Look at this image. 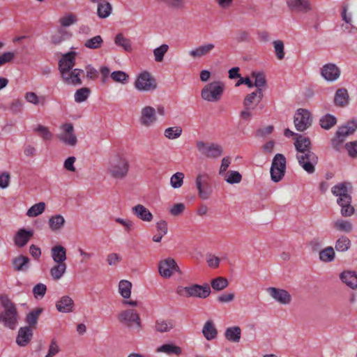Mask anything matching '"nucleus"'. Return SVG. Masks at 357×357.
<instances>
[{
    "label": "nucleus",
    "mask_w": 357,
    "mask_h": 357,
    "mask_svg": "<svg viewBox=\"0 0 357 357\" xmlns=\"http://www.w3.org/2000/svg\"><path fill=\"white\" fill-rule=\"evenodd\" d=\"M311 141L308 137L296 135L294 146L297 151L296 158L298 164L308 174L315 172V166L318 163V156L312 151Z\"/></svg>",
    "instance_id": "f257e3e1"
},
{
    "label": "nucleus",
    "mask_w": 357,
    "mask_h": 357,
    "mask_svg": "<svg viewBox=\"0 0 357 357\" xmlns=\"http://www.w3.org/2000/svg\"><path fill=\"white\" fill-rule=\"evenodd\" d=\"M0 302L3 308V311L0 313V323H2L5 327L14 330L18 324L16 306L7 295H1Z\"/></svg>",
    "instance_id": "f03ea898"
},
{
    "label": "nucleus",
    "mask_w": 357,
    "mask_h": 357,
    "mask_svg": "<svg viewBox=\"0 0 357 357\" xmlns=\"http://www.w3.org/2000/svg\"><path fill=\"white\" fill-rule=\"evenodd\" d=\"M130 164L127 158L119 153L112 156L108 162L107 173L115 179H123L128 174Z\"/></svg>",
    "instance_id": "7ed1b4c3"
},
{
    "label": "nucleus",
    "mask_w": 357,
    "mask_h": 357,
    "mask_svg": "<svg viewBox=\"0 0 357 357\" xmlns=\"http://www.w3.org/2000/svg\"><path fill=\"white\" fill-rule=\"evenodd\" d=\"M357 130V120L352 119L338 128L335 136L331 139L333 148L339 151L347 136L352 135Z\"/></svg>",
    "instance_id": "20e7f679"
},
{
    "label": "nucleus",
    "mask_w": 357,
    "mask_h": 357,
    "mask_svg": "<svg viewBox=\"0 0 357 357\" xmlns=\"http://www.w3.org/2000/svg\"><path fill=\"white\" fill-rule=\"evenodd\" d=\"M211 287L208 284L204 285L194 284L188 287L178 286L176 293L183 297H195L199 298H206L211 294Z\"/></svg>",
    "instance_id": "39448f33"
},
{
    "label": "nucleus",
    "mask_w": 357,
    "mask_h": 357,
    "mask_svg": "<svg viewBox=\"0 0 357 357\" xmlns=\"http://www.w3.org/2000/svg\"><path fill=\"white\" fill-rule=\"evenodd\" d=\"M224 87V84L220 82L209 83L202 89L201 96L205 100L218 102L222 96Z\"/></svg>",
    "instance_id": "423d86ee"
},
{
    "label": "nucleus",
    "mask_w": 357,
    "mask_h": 357,
    "mask_svg": "<svg viewBox=\"0 0 357 357\" xmlns=\"http://www.w3.org/2000/svg\"><path fill=\"white\" fill-rule=\"evenodd\" d=\"M119 321L137 332L141 331L142 324L139 314L135 310H126L119 314Z\"/></svg>",
    "instance_id": "0eeeda50"
},
{
    "label": "nucleus",
    "mask_w": 357,
    "mask_h": 357,
    "mask_svg": "<svg viewBox=\"0 0 357 357\" xmlns=\"http://www.w3.org/2000/svg\"><path fill=\"white\" fill-rule=\"evenodd\" d=\"M286 170V158L283 154L277 153L272 161L271 178L273 182H279L284 176Z\"/></svg>",
    "instance_id": "6e6552de"
},
{
    "label": "nucleus",
    "mask_w": 357,
    "mask_h": 357,
    "mask_svg": "<svg viewBox=\"0 0 357 357\" xmlns=\"http://www.w3.org/2000/svg\"><path fill=\"white\" fill-rule=\"evenodd\" d=\"M198 151L203 155L209 158H217L220 157L223 152L220 145L214 143H206L203 141H198L196 143Z\"/></svg>",
    "instance_id": "1a4fd4ad"
},
{
    "label": "nucleus",
    "mask_w": 357,
    "mask_h": 357,
    "mask_svg": "<svg viewBox=\"0 0 357 357\" xmlns=\"http://www.w3.org/2000/svg\"><path fill=\"white\" fill-rule=\"evenodd\" d=\"M135 86L141 91H151L157 88V84L155 78L149 73L144 71L137 76Z\"/></svg>",
    "instance_id": "9d476101"
},
{
    "label": "nucleus",
    "mask_w": 357,
    "mask_h": 357,
    "mask_svg": "<svg viewBox=\"0 0 357 357\" xmlns=\"http://www.w3.org/2000/svg\"><path fill=\"white\" fill-rule=\"evenodd\" d=\"M294 123L298 131L303 132L307 129L312 124L310 112L305 109H298L294 115Z\"/></svg>",
    "instance_id": "9b49d317"
},
{
    "label": "nucleus",
    "mask_w": 357,
    "mask_h": 357,
    "mask_svg": "<svg viewBox=\"0 0 357 357\" xmlns=\"http://www.w3.org/2000/svg\"><path fill=\"white\" fill-rule=\"evenodd\" d=\"M210 176L208 174H199L195 180V185L198 190L199 196L202 199H207L211 194Z\"/></svg>",
    "instance_id": "f8f14e48"
},
{
    "label": "nucleus",
    "mask_w": 357,
    "mask_h": 357,
    "mask_svg": "<svg viewBox=\"0 0 357 357\" xmlns=\"http://www.w3.org/2000/svg\"><path fill=\"white\" fill-rule=\"evenodd\" d=\"M158 271L160 275L165 278H170L174 272H181L175 260L170 257L159 262Z\"/></svg>",
    "instance_id": "ddd939ff"
},
{
    "label": "nucleus",
    "mask_w": 357,
    "mask_h": 357,
    "mask_svg": "<svg viewBox=\"0 0 357 357\" xmlns=\"http://www.w3.org/2000/svg\"><path fill=\"white\" fill-rule=\"evenodd\" d=\"M63 133L59 135L57 137L64 144L74 146L77 143V138L74 133V127L72 123H64L61 126Z\"/></svg>",
    "instance_id": "4468645a"
},
{
    "label": "nucleus",
    "mask_w": 357,
    "mask_h": 357,
    "mask_svg": "<svg viewBox=\"0 0 357 357\" xmlns=\"http://www.w3.org/2000/svg\"><path fill=\"white\" fill-rule=\"evenodd\" d=\"M266 291L275 301L280 304L288 305L291 301V296L285 289L268 287Z\"/></svg>",
    "instance_id": "2eb2a0df"
},
{
    "label": "nucleus",
    "mask_w": 357,
    "mask_h": 357,
    "mask_svg": "<svg viewBox=\"0 0 357 357\" xmlns=\"http://www.w3.org/2000/svg\"><path fill=\"white\" fill-rule=\"evenodd\" d=\"M75 52H69L63 55L59 61V69L61 76L68 74L73 69L75 63Z\"/></svg>",
    "instance_id": "dca6fc26"
},
{
    "label": "nucleus",
    "mask_w": 357,
    "mask_h": 357,
    "mask_svg": "<svg viewBox=\"0 0 357 357\" xmlns=\"http://www.w3.org/2000/svg\"><path fill=\"white\" fill-rule=\"evenodd\" d=\"M264 97L262 89L255 90L248 94L243 100V105L247 110L255 109L256 106L261 101Z\"/></svg>",
    "instance_id": "f3484780"
},
{
    "label": "nucleus",
    "mask_w": 357,
    "mask_h": 357,
    "mask_svg": "<svg viewBox=\"0 0 357 357\" xmlns=\"http://www.w3.org/2000/svg\"><path fill=\"white\" fill-rule=\"evenodd\" d=\"M287 3L293 12L306 13L312 10L309 0H287Z\"/></svg>",
    "instance_id": "a211bd4d"
},
{
    "label": "nucleus",
    "mask_w": 357,
    "mask_h": 357,
    "mask_svg": "<svg viewBox=\"0 0 357 357\" xmlns=\"http://www.w3.org/2000/svg\"><path fill=\"white\" fill-rule=\"evenodd\" d=\"M33 336V329L30 326L20 328L16 337V343L20 347L27 346Z\"/></svg>",
    "instance_id": "6ab92c4d"
},
{
    "label": "nucleus",
    "mask_w": 357,
    "mask_h": 357,
    "mask_svg": "<svg viewBox=\"0 0 357 357\" xmlns=\"http://www.w3.org/2000/svg\"><path fill=\"white\" fill-rule=\"evenodd\" d=\"M321 75L326 80L333 82L339 78L340 70L336 65L327 63L322 67Z\"/></svg>",
    "instance_id": "aec40b11"
},
{
    "label": "nucleus",
    "mask_w": 357,
    "mask_h": 357,
    "mask_svg": "<svg viewBox=\"0 0 357 357\" xmlns=\"http://www.w3.org/2000/svg\"><path fill=\"white\" fill-rule=\"evenodd\" d=\"M56 308L59 312H72L75 310V303L70 296H63L56 302Z\"/></svg>",
    "instance_id": "412c9836"
},
{
    "label": "nucleus",
    "mask_w": 357,
    "mask_h": 357,
    "mask_svg": "<svg viewBox=\"0 0 357 357\" xmlns=\"http://www.w3.org/2000/svg\"><path fill=\"white\" fill-rule=\"evenodd\" d=\"M158 353H163L168 356H175L179 357L183 354V349L181 347L174 344L172 342L163 344L156 349Z\"/></svg>",
    "instance_id": "4be33fe9"
},
{
    "label": "nucleus",
    "mask_w": 357,
    "mask_h": 357,
    "mask_svg": "<svg viewBox=\"0 0 357 357\" xmlns=\"http://www.w3.org/2000/svg\"><path fill=\"white\" fill-rule=\"evenodd\" d=\"M155 110L151 106H146L142 109L140 117L141 123L146 127L150 126L156 121Z\"/></svg>",
    "instance_id": "5701e85b"
},
{
    "label": "nucleus",
    "mask_w": 357,
    "mask_h": 357,
    "mask_svg": "<svg viewBox=\"0 0 357 357\" xmlns=\"http://www.w3.org/2000/svg\"><path fill=\"white\" fill-rule=\"evenodd\" d=\"M83 72V70L75 68L70 70L68 74L63 75L61 77L68 84L81 85L82 82L80 75Z\"/></svg>",
    "instance_id": "b1692460"
},
{
    "label": "nucleus",
    "mask_w": 357,
    "mask_h": 357,
    "mask_svg": "<svg viewBox=\"0 0 357 357\" xmlns=\"http://www.w3.org/2000/svg\"><path fill=\"white\" fill-rule=\"evenodd\" d=\"M215 46L213 43H204L190 51L189 54L193 58H201L209 54Z\"/></svg>",
    "instance_id": "393cba45"
},
{
    "label": "nucleus",
    "mask_w": 357,
    "mask_h": 357,
    "mask_svg": "<svg viewBox=\"0 0 357 357\" xmlns=\"http://www.w3.org/2000/svg\"><path fill=\"white\" fill-rule=\"evenodd\" d=\"M341 281L352 289H357V274L353 271H344L340 274Z\"/></svg>",
    "instance_id": "a878e982"
},
{
    "label": "nucleus",
    "mask_w": 357,
    "mask_h": 357,
    "mask_svg": "<svg viewBox=\"0 0 357 357\" xmlns=\"http://www.w3.org/2000/svg\"><path fill=\"white\" fill-rule=\"evenodd\" d=\"M33 235V232L32 231H28L25 229H19L14 238L15 245L20 248L24 247Z\"/></svg>",
    "instance_id": "bb28decb"
},
{
    "label": "nucleus",
    "mask_w": 357,
    "mask_h": 357,
    "mask_svg": "<svg viewBox=\"0 0 357 357\" xmlns=\"http://www.w3.org/2000/svg\"><path fill=\"white\" fill-rule=\"evenodd\" d=\"M29 258L22 255L12 259V265L16 271H26L29 268Z\"/></svg>",
    "instance_id": "cd10ccee"
},
{
    "label": "nucleus",
    "mask_w": 357,
    "mask_h": 357,
    "mask_svg": "<svg viewBox=\"0 0 357 357\" xmlns=\"http://www.w3.org/2000/svg\"><path fill=\"white\" fill-rule=\"evenodd\" d=\"M351 184L350 183H341L335 185L332 188V193L339 197V198H345L346 197H351Z\"/></svg>",
    "instance_id": "c85d7f7f"
},
{
    "label": "nucleus",
    "mask_w": 357,
    "mask_h": 357,
    "mask_svg": "<svg viewBox=\"0 0 357 357\" xmlns=\"http://www.w3.org/2000/svg\"><path fill=\"white\" fill-rule=\"evenodd\" d=\"M337 204L341 206V215L344 217H349L354 214V208L351 205V197L338 198Z\"/></svg>",
    "instance_id": "c756f323"
},
{
    "label": "nucleus",
    "mask_w": 357,
    "mask_h": 357,
    "mask_svg": "<svg viewBox=\"0 0 357 357\" xmlns=\"http://www.w3.org/2000/svg\"><path fill=\"white\" fill-rule=\"evenodd\" d=\"M132 212L140 220L151 222L153 219L152 213L143 205L137 204L132 207Z\"/></svg>",
    "instance_id": "7c9ffc66"
},
{
    "label": "nucleus",
    "mask_w": 357,
    "mask_h": 357,
    "mask_svg": "<svg viewBox=\"0 0 357 357\" xmlns=\"http://www.w3.org/2000/svg\"><path fill=\"white\" fill-rule=\"evenodd\" d=\"M51 255L56 263H65L66 249L61 245L53 246L51 249Z\"/></svg>",
    "instance_id": "2f4dec72"
},
{
    "label": "nucleus",
    "mask_w": 357,
    "mask_h": 357,
    "mask_svg": "<svg viewBox=\"0 0 357 357\" xmlns=\"http://www.w3.org/2000/svg\"><path fill=\"white\" fill-rule=\"evenodd\" d=\"M202 333L207 340H211L216 337L218 331L213 321L208 320L204 325Z\"/></svg>",
    "instance_id": "473e14b6"
},
{
    "label": "nucleus",
    "mask_w": 357,
    "mask_h": 357,
    "mask_svg": "<svg viewBox=\"0 0 357 357\" xmlns=\"http://www.w3.org/2000/svg\"><path fill=\"white\" fill-rule=\"evenodd\" d=\"M335 104L340 107H344L349 102V94L346 89L337 90L334 99Z\"/></svg>",
    "instance_id": "72a5a7b5"
},
{
    "label": "nucleus",
    "mask_w": 357,
    "mask_h": 357,
    "mask_svg": "<svg viewBox=\"0 0 357 357\" xmlns=\"http://www.w3.org/2000/svg\"><path fill=\"white\" fill-rule=\"evenodd\" d=\"M241 330L239 326L227 328L225 333L226 339L233 342H238L241 339Z\"/></svg>",
    "instance_id": "f704fd0d"
},
{
    "label": "nucleus",
    "mask_w": 357,
    "mask_h": 357,
    "mask_svg": "<svg viewBox=\"0 0 357 357\" xmlns=\"http://www.w3.org/2000/svg\"><path fill=\"white\" fill-rule=\"evenodd\" d=\"M66 268V263H56L51 268L50 271V275L54 280H59L65 273Z\"/></svg>",
    "instance_id": "c9c22d12"
},
{
    "label": "nucleus",
    "mask_w": 357,
    "mask_h": 357,
    "mask_svg": "<svg viewBox=\"0 0 357 357\" xmlns=\"http://www.w3.org/2000/svg\"><path fill=\"white\" fill-rule=\"evenodd\" d=\"M42 312L43 309L40 307H37L29 312L26 317V322L28 324L27 326H30L32 329L36 328L39 316Z\"/></svg>",
    "instance_id": "e433bc0d"
},
{
    "label": "nucleus",
    "mask_w": 357,
    "mask_h": 357,
    "mask_svg": "<svg viewBox=\"0 0 357 357\" xmlns=\"http://www.w3.org/2000/svg\"><path fill=\"white\" fill-rule=\"evenodd\" d=\"M174 328L173 320L158 319L155 321V330L159 333L169 332Z\"/></svg>",
    "instance_id": "4c0bfd02"
},
{
    "label": "nucleus",
    "mask_w": 357,
    "mask_h": 357,
    "mask_svg": "<svg viewBox=\"0 0 357 357\" xmlns=\"http://www.w3.org/2000/svg\"><path fill=\"white\" fill-rule=\"evenodd\" d=\"M101 1L98 5L97 14L100 18H106L110 15L112 7L108 1Z\"/></svg>",
    "instance_id": "58836bf2"
},
{
    "label": "nucleus",
    "mask_w": 357,
    "mask_h": 357,
    "mask_svg": "<svg viewBox=\"0 0 357 357\" xmlns=\"http://www.w3.org/2000/svg\"><path fill=\"white\" fill-rule=\"evenodd\" d=\"M48 223L50 229L52 231H56L63 227L65 224V219L61 215H55L50 217Z\"/></svg>",
    "instance_id": "ea45409f"
},
{
    "label": "nucleus",
    "mask_w": 357,
    "mask_h": 357,
    "mask_svg": "<svg viewBox=\"0 0 357 357\" xmlns=\"http://www.w3.org/2000/svg\"><path fill=\"white\" fill-rule=\"evenodd\" d=\"M114 43L126 52H130L132 50L130 40L126 38L122 33H118L115 36Z\"/></svg>",
    "instance_id": "a19ab883"
},
{
    "label": "nucleus",
    "mask_w": 357,
    "mask_h": 357,
    "mask_svg": "<svg viewBox=\"0 0 357 357\" xmlns=\"http://www.w3.org/2000/svg\"><path fill=\"white\" fill-rule=\"evenodd\" d=\"M251 77L255 79L253 83L254 86L257 87L256 90L262 89V87H266L267 84L265 74L263 72H252Z\"/></svg>",
    "instance_id": "79ce46f5"
},
{
    "label": "nucleus",
    "mask_w": 357,
    "mask_h": 357,
    "mask_svg": "<svg viewBox=\"0 0 357 357\" xmlns=\"http://www.w3.org/2000/svg\"><path fill=\"white\" fill-rule=\"evenodd\" d=\"M169 9L173 10H183L185 8V0H160Z\"/></svg>",
    "instance_id": "37998d69"
},
{
    "label": "nucleus",
    "mask_w": 357,
    "mask_h": 357,
    "mask_svg": "<svg viewBox=\"0 0 357 357\" xmlns=\"http://www.w3.org/2000/svg\"><path fill=\"white\" fill-rule=\"evenodd\" d=\"M333 227L336 230L345 233H350L353 229L351 222L347 220H337L334 222Z\"/></svg>",
    "instance_id": "c03bdc74"
},
{
    "label": "nucleus",
    "mask_w": 357,
    "mask_h": 357,
    "mask_svg": "<svg viewBox=\"0 0 357 357\" xmlns=\"http://www.w3.org/2000/svg\"><path fill=\"white\" fill-rule=\"evenodd\" d=\"M335 253L331 246H328L319 252V259L324 262H331L334 260Z\"/></svg>",
    "instance_id": "a18cd8bd"
},
{
    "label": "nucleus",
    "mask_w": 357,
    "mask_h": 357,
    "mask_svg": "<svg viewBox=\"0 0 357 357\" xmlns=\"http://www.w3.org/2000/svg\"><path fill=\"white\" fill-rule=\"evenodd\" d=\"M337 123L336 118L331 114H326L322 116L319 120L321 127L325 130H329L334 126Z\"/></svg>",
    "instance_id": "49530a36"
},
{
    "label": "nucleus",
    "mask_w": 357,
    "mask_h": 357,
    "mask_svg": "<svg viewBox=\"0 0 357 357\" xmlns=\"http://www.w3.org/2000/svg\"><path fill=\"white\" fill-rule=\"evenodd\" d=\"M132 283L128 280H121L119 284V291L124 298H128L131 294Z\"/></svg>",
    "instance_id": "de8ad7c7"
},
{
    "label": "nucleus",
    "mask_w": 357,
    "mask_h": 357,
    "mask_svg": "<svg viewBox=\"0 0 357 357\" xmlns=\"http://www.w3.org/2000/svg\"><path fill=\"white\" fill-rule=\"evenodd\" d=\"M228 284V280L223 277H218L211 282V287L215 291H222L225 289Z\"/></svg>",
    "instance_id": "09e8293b"
},
{
    "label": "nucleus",
    "mask_w": 357,
    "mask_h": 357,
    "mask_svg": "<svg viewBox=\"0 0 357 357\" xmlns=\"http://www.w3.org/2000/svg\"><path fill=\"white\" fill-rule=\"evenodd\" d=\"M351 241L345 236H341L335 243V249L338 252H345L349 249Z\"/></svg>",
    "instance_id": "8fccbe9b"
},
{
    "label": "nucleus",
    "mask_w": 357,
    "mask_h": 357,
    "mask_svg": "<svg viewBox=\"0 0 357 357\" xmlns=\"http://www.w3.org/2000/svg\"><path fill=\"white\" fill-rule=\"evenodd\" d=\"M45 209V204L44 202H39L33 205L29 208L26 212V215L29 217H36L43 213Z\"/></svg>",
    "instance_id": "3c124183"
},
{
    "label": "nucleus",
    "mask_w": 357,
    "mask_h": 357,
    "mask_svg": "<svg viewBox=\"0 0 357 357\" xmlns=\"http://www.w3.org/2000/svg\"><path fill=\"white\" fill-rule=\"evenodd\" d=\"M103 43V40L100 36H96L86 40L84 46L89 49H98Z\"/></svg>",
    "instance_id": "603ef678"
},
{
    "label": "nucleus",
    "mask_w": 357,
    "mask_h": 357,
    "mask_svg": "<svg viewBox=\"0 0 357 357\" xmlns=\"http://www.w3.org/2000/svg\"><path fill=\"white\" fill-rule=\"evenodd\" d=\"M91 93L90 89L83 87L76 91L75 93V100L77 102H82L87 100Z\"/></svg>",
    "instance_id": "864d4df0"
},
{
    "label": "nucleus",
    "mask_w": 357,
    "mask_h": 357,
    "mask_svg": "<svg viewBox=\"0 0 357 357\" xmlns=\"http://www.w3.org/2000/svg\"><path fill=\"white\" fill-rule=\"evenodd\" d=\"M182 134V128L179 126L166 128L164 132L165 136L169 139H174L179 137Z\"/></svg>",
    "instance_id": "5fc2aeb1"
},
{
    "label": "nucleus",
    "mask_w": 357,
    "mask_h": 357,
    "mask_svg": "<svg viewBox=\"0 0 357 357\" xmlns=\"http://www.w3.org/2000/svg\"><path fill=\"white\" fill-rule=\"evenodd\" d=\"M225 175V180L229 184L238 183L242 179L241 174L236 171H229Z\"/></svg>",
    "instance_id": "6e6d98bb"
},
{
    "label": "nucleus",
    "mask_w": 357,
    "mask_h": 357,
    "mask_svg": "<svg viewBox=\"0 0 357 357\" xmlns=\"http://www.w3.org/2000/svg\"><path fill=\"white\" fill-rule=\"evenodd\" d=\"M169 46L163 44L153 50L155 61L157 62H162L164 59L165 54L167 52Z\"/></svg>",
    "instance_id": "4d7b16f0"
},
{
    "label": "nucleus",
    "mask_w": 357,
    "mask_h": 357,
    "mask_svg": "<svg viewBox=\"0 0 357 357\" xmlns=\"http://www.w3.org/2000/svg\"><path fill=\"white\" fill-rule=\"evenodd\" d=\"M184 174L182 172H176L173 174L170 178V184L174 188H178L183 183Z\"/></svg>",
    "instance_id": "13d9d810"
},
{
    "label": "nucleus",
    "mask_w": 357,
    "mask_h": 357,
    "mask_svg": "<svg viewBox=\"0 0 357 357\" xmlns=\"http://www.w3.org/2000/svg\"><path fill=\"white\" fill-rule=\"evenodd\" d=\"M273 44V47L275 49V52L277 58L279 60L283 59L284 57V43L280 40H274Z\"/></svg>",
    "instance_id": "bf43d9fd"
},
{
    "label": "nucleus",
    "mask_w": 357,
    "mask_h": 357,
    "mask_svg": "<svg viewBox=\"0 0 357 357\" xmlns=\"http://www.w3.org/2000/svg\"><path fill=\"white\" fill-rule=\"evenodd\" d=\"M111 77L116 82L124 84L128 81L129 76L123 71L117 70L111 73Z\"/></svg>",
    "instance_id": "052dcab7"
},
{
    "label": "nucleus",
    "mask_w": 357,
    "mask_h": 357,
    "mask_svg": "<svg viewBox=\"0 0 357 357\" xmlns=\"http://www.w3.org/2000/svg\"><path fill=\"white\" fill-rule=\"evenodd\" d=\"M47 291V287L43 283L36 284L33 288V294L36 298H42Z\"/></svg>",
    "instance_id": "680f3d73"
},
{
    "label": "nucleus",
    "mask_w": 357,
    "mask_h": 357,
    "mask_svg": "<svg viewBox=\"0 0 357 357\" xmlns=\"http://www.w3.org/2000/svg\"><path fill=\"white\" fill-rule=\"evenodd\" d=\"M35 131L39 132L45 140H50L52 137V134L49 129L42 125H38L37 128H35Z\"/></svg>",
    "instance_id": "e2e57ef3"
},
{
    "label": "nucleus",
    "mask_w": 357,
    "mask_h": 357,
    "mask_svg": "<svg viewBox=\"0 0 357 357\" xmlns=\"http://www.w3.org/2000/svg\"><path fill=\"white\" fill-rule=\"evenodd\" d=\"M8 109L12 112L13 114H17L22 111L23 109V102L20 99H15L13 100L10 105Z\"/></svg>",
    "instance_id": "0e129e2a"
},
{
    "label": "nucleus",
    "mask_w": 357,
    "mask_h": 357,
    "mask_svg": "<svg viewBox=\"0 0 357 357\" xmlns=\"http://www.w3.org/2000/svg\"><path fill=\"white\" fill-rule=\"evenodd\" d=\"M59 22L62 26L66 27L75 23L77 22V17L75 15L70 13L61 17Z\"/></svg>",
    "instance_id": "69168bd1"
},
{
    "label": "nucleus",
    "mask_w": 357,
    "mask_h": 357,
    "mask_svg": "<svg viewBox=\"0 0 357 357\" xmlns=\"http://www.w3.org/2000/svg\"><path fill=\"white\" fill-rule=\"evenodd\" d=\"M345 148L351 157H357V141L347 143L345 145Z\"/></svg>",
    "instance_id": "338daca9"
},
{
    "label": "nucleus",
    "mask_w": 357,
    "mask_h": 357,
    "mask_svg": "<svg viewBox=\"0 0 357 357\" xmlns=\"http://www.w3.org/2000/svg\"><path fill=\"white\" fill-rule=\"evenodd\" d=\"M59 351H60V349H59V345L57 344L56 340L54 339H53L51 341L48 352H47V355L45 356V357H53L56 354H57L59 352Z\"/></svg>",
    "instance_id": "774afa93"
}]
</instances>
